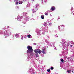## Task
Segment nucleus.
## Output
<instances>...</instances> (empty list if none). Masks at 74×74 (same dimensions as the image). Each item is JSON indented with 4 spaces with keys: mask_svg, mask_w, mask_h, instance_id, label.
<instances>
[{
    "mask_svg": "<svg viewBox=\"0 0 74 74\" xmlns=\"http://www.w3.org/2000/svg\"><path fill=\"white\" fill-rule=\"evenodd\" d=\"M32 53V54H33V53Z\"/></svg>",
    "mask_w": 74,
    "mask_h": 74,
    "instance_id": "nucleus-26",
    "label": "nucleus"
},
{
    "mask_svg": "<svg viewBox=\"0 0 74 74\" xmlns=\"http://www.w3.org/2000/svg\"><path fill=\"white\" fill-rule=\"evenodd\" d=\"M30 36H31V35H27V37H28V38H30Z\"/></svg>",
    "mask_w": 74,
    "mask_h": 74,
    "instance_id": "nucleus-12",
    "label": "nucleus"
},
{
    "mask_svg": "<svg viewBox=\"0 0 74 74\" xmlns=\"http://www.w3.org/2000/svg\"><path fill=\"white\" fill-rule=\"evenodd\" d=\"M46 51H47L46 50L45 48V47H43L42 51V53H43V54H45V53H46L45 52H46Z\"/></svg>",
    "mask_w": 74,
    "mask_h": 74,
    "instance_id": "nucleus-2",
    "label": "nucleus"
},
{
    "mask_svg": "<svg viewBox=\"0 0 74 74\" xmlns=\"http://www.w3.org/2000/svg\"><path fill=\"white\" fill-rule=\"evenodd\" d=\"M22 18H23V16H20L19 18H18L20 19H21Z\"/></svg>",
    "mask_w": 74,
    "mask_h": 74,
    "instance_id": "nucleus-10",
    "label": "nucleus"
},
{
    "mask_svg": "<svg viewBox=\"0 0 74 74\" xmlns=\"http://www.w3.org/2000/svg\"><path fill=\"white\" fill-rule=\"evenodd\" d=\"M28 17H29V16H27V17H26L27 18H28Z\"/></svg>",
    "mask_w": 74,
    "mask_h": 74,
    "instance_id": "nucleus-21",
    "label": "nucleus"
},
{
    "mask_svg": "<svg viewBox=\"0 0 74 74\" xmlns=\"http://www.w3.org/2000/svg\"><path fill=\"white\" fill-rule=\"evenodd\" d=\"M72 73H73V70L72 71Z\"/></svg>",
    "mask_w": 74,
    "mask_h": 74,
    "instance_id": "nucleus-22",
    "label": "nucleus"
},
{
    "mask_svg": "<svg viewBox=\"0 0 74 74\" xmlns=\"http://www.w3.org/2000/svg\"><path fill=\"white\" fill-rule=\"evenodd\" d=\"M4 34L5 36H7L8 34V33H7V31H5L4 32Z\"/></svg>",
    "mask_w": 74,
    "mask_h": 74,
    "instance_id": "nucleus-3",
    "label": "nucleus"
},
{
    "mask_svg": "<svg viewBox=\"0 0 74 74\" xmlns=\"http://www.w3.org/2000/svg\"><path fill=\"white\" fill-rule=\"evenodd\" d=\"M34 0H32L33 1H34Z\"/></svg>",
    "mask_w": 74,
    "mask_h": 74,
    "instance_id": "nucleus-24",
    "label": "nucleus"
},
{
    "mask_svg": "<svg viewBox=\"0 0 74 74\" xmlns=\"http://www.w3.org/2000/svg\"><path fill=\"white\" fill-rule=\"evenodd\" d=\"M47 71H48V72H49L50 71V69H48L47 70Z\"/></svg>",
    "mask_w": 74,
    "mask_h": 74,
    "instance_id": "nucleus-14",
    "label": "nucleus"
},
{
    "mask_svg": "<svg viewBox=\"0 0 74 74\" xmlns=\"http://www.w3.org/2000/svg\"><path fill=\"white\" fill-rule=\"evenodd\" d=\"M53 69H54V68H53V67H51V70H53Z\"/></svg>",
    "mask_w": 74,
    "mask_h": 74,
    "instance_id": "nucleus-15",
    "label": "nucleus"
},
{
    "mask_svg": "<svg viewBox=\"0 0 74 74\" xmlns=\"http://www.w3.org/2000/svg\"><path fill=\"white\" fill-rule=\"evenodd\" d=\"M38 49H37V50H34V52L35 53H38Z\"/></svg>",
    "mask_w": 74,
    "mask_h": 74,
    "instance_id": "nucleus-4",
    "label": "nucleus"
},
{
    "mask_svg": "<svg viewBox=\"0 0 74 74\" xmlns=\"http://www.w3.org/2000/svg\"><path fill=\"white\" fill-rule=\"evenodd\" d=\"M52 11H54L55 10V8L53 6L51 7V8Z\"/></svg>",
    "mask_w": 74,
    "mask_h": 74,
    "instance_id": "nucleus-5",
    "label": "nucleus"
},
{
    "mask_svg": "<svg viewBox=\"0 0 74 74\" xmlns=\"http://www.w3.org/2000/svg\"><path fill=\"white\" fill-rule=\"evenodd\" d=\"M18 3L19 4H22V3H23V1H19L18 2Z\"/></svg>",
    "mask_w": 74,
    "mask_h": 74,
    "instance_id": "nucleus-8",
    "label": "nucleus"
},
{
    "mask_svg": "<svg viewBox=\"0 0 74 74\" xmlns=\"http://www.w3.org/2000/svg\"><path fill=\"white\" fill-rule=\"evenodd\" d=\"M27 13H25V12H24L23 13V15H26V14H27Z\"/></svg>",
    "mask_w": 74,
    "mask_h": 74,
    "instance_id": "nucleus-16",
    "label": "nucleus"
},
{
    "mask_svg": "<svg viewBox=\"0 0 74 74\" xmlns=\"http://www.w3.org/2000/svg\"><path fill=\"white\" fill-rule=\"evenodd\" d=\"M18 4V2L16 1V4Z\"/></svg>",
    "mask_w": 74,
    "mask_h": 74,
    "instance_id": "nucleus-18",
    "label": "nucleus"
},
{
    "mask_svg": "<svg viewBox=\"0 0 74 74\" xmlns=\"http://www.w3.org/2000/svg\"><path fill=\"white\" fill-rule=\"evenodd\" d=\"M67 72H68V73H70L71 72V70L67 71Z\"/></svg>",
    "mask_w": 74,
    "mask_h": 74,
    "instance_id": "nucleus-13",
    "label": "nucleus"
},
{
    "mask_svg": "<svg viewBox=\"0 0 74 74\" xmlns=\"http://www.w3.org/2000/svg\"><path fill=\"white\" fill-rule=\"evenodd\" d=\"M35 55L36 56V58H37V57H39V55H38V53H36Z\"/></svg>",
    "mask_w": 74,
    "mask_h": 74,
    "instance_id": "nucleus-7",
    "label": "nucleus"
},
{
    "mask_svg": "<svg viewBox=\"0 0 74 74\" xmlns=\"http://www.w3.org/2000/svg\"><path fill=\"white\" fill-rule=\"evenodd\" d=\"M73 15H74V13L73 14Z\"/></svg>",
    "mask_w": 74,
    "mask_h": 74,
    "instance_id": "nucleus-27",
    "label": "nucleus"
},
{
    "mask_svg": "<svg viewBox=\"0 0 74 74\" xmlns=\"http://www.w3.org/2000/svg\"><path fill=\"white\" fill-rule=\"evenodd\" d=\"M21 39H22V40H23V38H21Z\"/></svg>",
    "mask_w": 74,
    "mask_h": 74,
    "instance_id": "nucleus-23",
    "label": "nucleus"
},
{
    "mask_svg": "<svg viewBox=\"0 0 74 74\" xmlns=\"http://www.w3.org/2000/svg\"><path fill=\"white\" fill-rule=\"evenodd\" d=\"M18 36H19V35L18 34H16L15 35L16 37H18Z\"/></svg>",
    "mask_w": 74,
    "mask_h": 74,
    "instance_id": "nucleus-11",
    "label": "nucleus"
},
{
    "mask_svg": "<svg viewBox=\"0 0 74 74\" xmlns=\"http://www.w3.org/2000/svg\"><path fill=\"white\" fill-rule=\"evenodd\" d=\"M39 50H38V53L39 54H40L41 52H42V51L41 50H40V49H38Z\"/></svg>",
    "mask_w": 74,
    "mask_h": 74,
    "instance_id": "nucleus-6",
    "label": "nucleus"
},
{
    "mask_svg": "<svg viewBox=\"0 0 74 74\" xmlns=\"http://www.w3.org/2000/svg\"><path fill=\"white\" fill-rule=\"evenodd\" d=\"M45 15L47 16L48 15V13H45Z\"/></svg>",
    "mask_w": 74,
    "mask_h": 74,
    "instance_id": "nucleus-19",
    "label": "nucleus"
},
{
    "mask_svg": "<svg viewBox=\"0 0 74 74\" xmlns=\"http://www.w3.org/2000/svg\"><path fill=\"white\" fill-rule=\"evenodd\" d=\"M61 62H64V60H63V59H61Z\"/></svg>",
    "mask_w": 74,
    "mask_h": 74,
    "instance_id": "nucleus-17",
    "label": "nucleus"
},
{
    "mask_svg": "<svg viewBox=\"0 0 74 74\" xmlns=\"http://www.w3.org/2000/svg\"><path fill=\"white\" fill-rule=\"evenodd\" d=\"M70 46H71V48L72 47H73V46L72 45H70Z\"/></svg>",
    "mask_w": 74,
    "mask_h": 74,
    "instance_id": "nucleus-20",
    "label": "nucleus"
},
{
    "mask_svg": "<svg viewBox=\"0 0 74 74\" xmlns=\"http://www.w3.org/2000/svg\"><path fill=\"white\" fill-rule=\"evenodd\" d=\"M58 19H59L60 18H59H59H58Z\"/></svg>",
    "mask_w": 74,
    "mask_h": 74,
    "instance_id": "nucleus-25",
    "label": "nucleus"
},
{
    "mask_svg": "<svg viewBox=\"0 0 74 74\" xmlns=\"http://www.w3.org/2000/svg\"><path fill=\"white\" fill-rule=\"evenodd\" d=\"M41 19H44V16L43 15H42L41 16Z\"/></svg>",
    "mask_w": 74,
    "mask_h": 74,
    "instance_id": "nucleus-9",
    "label": "nucleus"
},
{
    "mask_svg": "<svg viewBox=\"0 0 74 74\" xmlns=\"http://www.w3.org/2000/svg\"><path fill=\"white\" fill-rule=\"evenodd\" d=\"M28 50H27V53H31L33 51V49H32V47L28 46L27 47Z\"/></svg>",
    "mask_w": 74,
    "mask_h": 74,
    "instance_id": "nucleus-1",
    "label": "nucleus"
}]
</instances>
